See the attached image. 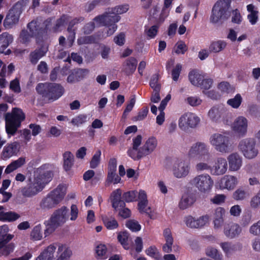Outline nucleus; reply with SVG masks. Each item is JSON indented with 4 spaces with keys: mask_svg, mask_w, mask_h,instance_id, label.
<instances>
[{
    "mask_svg": "<svg viewBox=\"0 0 260 260\" xmlns=\"http://www.w3.org/2000/svg\"><path fill=\"white\" fill-rule=\"evenodd\" d=\"M142 137L139 135L133 139V147L127 151V154L134 160H138L152 153L156 148L157 141L155 138H149L142 147L139 148L142 143Z\"/></svg>",
    "mask_w": 260,
    "mask_h": 260,
    "instance_id": "1",
    "label": "nucleus"
},
{
    "mask_svg": "<svg viewBox=\"0 0 260 260\" xmlns=\"http://www.w3.org/2000/svg\"><path fill=\"white\" fill-rule=\"evenodd\" d=\"M67 188L65 185L59 184L44 198L40 203V206L43 210H49L55 208L64 199Z\"/></svg>",
    "mask_w": 260,
    "mask_h": 260,
    "instance_id": "2",
    "label": "nucleus"
},
{
    "mask_svg": "<svg viewBox=\"0 0 260 260\" xmlns=\"http://www.w3.org/2000/svg\"><path fill=\"white\" fill-rule=\"evenodd\" d=\"M69 210L65 206L55 210L50 219L45 222L46 229L45 236L53 232L58 226L64 224L69 219Z\"/></svg>",
    "mask_w": 260,
    "mask_h": 260,
    "instance_id": "3",
    "label": "nucleus"
},
{
    "mask_svg": "<svg viewBox=\"0 0 260 260\" xmlns=\"http://www.w3.org/2000/svg\"><path fill=\"white\" fill-rule=\"evenodd\" d=\"M209 142L215 150L221 154L229 153L234 148L231 138L224 134L215 133L211 135Z\"/></svg>",
    "mask_w": 260,
    "mask_h": 260,
    "instance_id": "4",
    "label": "nucleus"
},
{
    "mask_svg": "<svg viewBox=\"0 0 260 260\" xmlns=\"http://www.w3.org/2000/svg\"><path fill=\"white\" fill-rule=\"evenodd\" d=\"M38 93L48 100L55 101L64 93V88L54 83H39L36 87Z\"/></svg>",
    "mask_w": 260,
    "mask_h": 260,
    "instance_id": "5",
    "label": "nucleus"
},
{
    "mask_svg": "<svg viewBox=\"0 0 260 260\" xmlns=\"http://www.w3.org/2000/svg\"><path fill=\"white\" fill-rule=\"evenodd\" d=\"M24 119V113L21 109L18 108H14L11 113H7L5 115V120L6 130L8 134H15Z\"/></svg>",
    "mask_w": 260,
    "mask_h": 260,
    "instance_id": "6",
    "label": "nucleus"
},
{
    "mask_svg": "<svg viewBox=\"0 0 260 260\" xmlns=\"http://www.w3.org/2000/svg\"><path fill=\"white\" fill-rule=\"evenodd\" d=\"M190 184L202 194L209 193L214 185V180L207 173L196 175L190 180Z\"/></svg>",
    "mask_w": 260,
    "mask_h": 260,
    "instance_id": "7",
    "label": "nucleus"
},
{
    "mask_svg": "<svg viewBox=\"0 0 260 260\" xmlns=\"http://www.w3.org/2000/svg\"><path fill=\"white\" fill-rule=\"evenodd\" d=\"M238 149L243 156L247 159H253L258 154L256 141L252 138L241 140L238 144Z\"/></svg>",
    "mask_w": 260,
    "mask_h": 260,
    "instance_id": "8",
    "label": "nucleus"
},
{
    "mask_svg": "<svg viewBox=\"0 0 260 260\" xmlns=\"http://www.w3.org/2000/svg\"><path fill=\"white\" fill-rule=\"evenodd\" d=\"M9 228L7 225H3L0 227V250L4 255H8L12 252L15 247L13 243H9V242L14 238V235L7 234Z\"/></svg>",
    "mask_w": 260,
    "mask_h": 260,
    "instance_id": "9",
    "label": "nucleus"
},
{
    "mask_svg": "<svg viewBox=\"0 0 260 260\" xmlns=\"http://www.w3.org/2000/svg\"><path fill=\"white\" fill-rule=\"evenodd\" d=\"M200 118L195 113L186 112L181 116L178 120L179 127L183 131L196 128L200 123Z\"/></svg>",
    "mask_w": 260,
    "mask_h": 260,
    "instance_id": "10",
    "label": "nucleus"
},
{
    "mask_svg": "<svg viewBox=\"0 0 260 260\" xmlns=\"http://www.w3.org/2000/svg\"><path fill=\"white\" fill-rule=\"evenodd\" d=\"M209 145L202 141H197L193 143L187 152L189 158L199 159L211 156L209 151Z\"/></svg>",
    "mask_w": 260,
    "mask_h": 260,
    "instance_id": "11",
    "label": "nucleus"
},
{
    "mask_svg": "<svg viewBox=\"0 0 260 260\" xmlns=\"http://www.w3.org/2000/svg\"><path fill=\"white\" fill-rule=\"evenodd\" d=\"M229 0H220L216 2L210 16V21L216 23L220 20L225 18V13L229 8Z\"/></svg>",
    "mask_w": 260,
    "mask_h": 260,
    "instance_id": "12",
    "label": "nucleus"
},
{
    "mask_svg": "<svg viewBox=\"0 0 260 260\" xmlns=\"http://www.w3.org/2000/svg\"><path fill=\"white\" fill-rule=\"evenodd\" d=\"M172 172L174 176L178 179L186 177L189 173V165L181 159L175 160L172 164Z\"/></svg>",
    "mask_w": 260,
    "mask_h": 260,
    "instance_id": "13",
    "label": "nucleus"
},
{
    "mask_svg": "<svg viewBox=\"0 0 260 260\" xmlns=\"http://www.w3.org/2000/svg\"><path fill=\"white\" fill-rule=\"evenodd\" d=\"M208 116L213 122L224 123L225 119L228 117V112L222 106H214L208 111Z\"/></svg>",
    "mask_w": 260,
    "mask_h": 260,
    "instance_id": "14",
    "label": "nucleus"
},
{
    "mask_svg": "<svg viewBox=\"0 0 260 260\" xmlns=\"http://www.w3.org/2000/svg\"><path fill=\"white\" fill-rule=\"evenodd\" d=\"M34 178L30 179L26 185L21 188L20 192L24 198H31L37 195L43 189Z\"/></svg>",
    "mask_w": 260,
    "mask_h": 260,
    "instance_id": "15",
    "label": "nucleus"
},
{
    "mask_svg": "<svg viewBox=\"0 0 260 260\" xmlns=\"http://www.w3.org/2000/svg\"><path fill=\"white\" fill-rule=\"evenodd\" d=\"M46 166L37 169L34 178L37 180L41 187L43 188L52 179L53 173L50 170H45Z\"/></svg>",
    "mask_w": 260,
    "mask_h": 260,
    "instance_id": "16",
    "label": "nucleus"
},
{
    "mask_svg": "<svg viewBox=\"0 0 260 260\" xmlns=\"http://www.w3.org/2000/svg\"><path fill=\"white\" fill-rule=\"evenodd\" d=\"M248 120L244 116L237 117L231 125L232 129L239 136H245L247 132Z\"/></svg>",
    "mask_w": 260,
    "mask_h": 260,
    "instance_id": "17",
    "label": "nucleus"
},
{
    "mask_svg": "<svg viewBox=\"0 0 260 260\" xmlns=\"http://www.w3.org/2000/svg\"><path fill=\"white\" fill-rule=\"evenodd\" d=\"M120 17L115 14L109 13V9L103 15L95 17L93 20L96 23L98 26H110L119 21Z\"/></svg>",
    "mask_w": 260,
    "mask_h": 260,
    "instance_id": "18",
    "label": "nucleus"
},
{
    "mask_svg": "<svg viewBox=\"0 0 260 260\" xmlns=\"http://www.w3.org/2000/svg\"><path fill=\"white\" fill-rule=\"evenodd\" d=\"M209 221V216L208 215H204L197 218L188 216L184 219L186 226L192 229L202 228L205 226Z\"/></svg>",
    "mask_w": 260,
    "mask_h": 260,
    "instance_id": "19",
    "label": "nucleus"
},
{
    "mask_svg": "<svg viewBox=\"0 0 260 260\" xmlns=\"http://www.w3.org/2000/svg\"><path fill=\"white\" fill-rule=\"evenodd\" d=\"M138 210L140 212L146 213L150 218L152 217V210L148 206V201L147 199V195L144 190H140L138 194Z\"/></svg>",
    "mask_w": 260,
    "mask_h": 260,
    "instance_id": "20",
    "label": "nucleus"
},
{
    "mask_svg": "<svg viewBox=\"0 0 260 260\" xmlns=\"http://www.w3.org/2000/svg\"><path fill=\"white\" fill-rule=\"evenodd\" d=\"M223 232L226 237L232 239L240 235L242 228L238 223L230 222L224 225Z\"/></svg>",
    "mask_w": 260,
    "mask_h": 260,
    "instance_id": "21",
    "label": "nucleus"
},
{
    "mask_svg": "<svg viewBox=\"0 0 260 260\" xmlns=\"http://www.w3.org/2000/svg\"><path fill=\"white\" fill-rule=\"evenodd\" d=\"M228 170V163L226 159L219 157L216 159L214 165L211 168V174L215 176L224 174Z\"/></svg>",
    "mask_w": 260,
    "mask_h": 260,
    "instance_id": "22",
    "label": "nucleus"
},
{
    "mask_svg": "<svg viewBox=\"0 0 260 260\" xmlns=\"http://www.w3.org/2000/svg\"><path fill=\"white\" fill-rule=\"evenodd\" d=\"M237 177L233 175H225L219 182V187L221 189L233 190L238 184Z\"/></svg>",
    "mask_w": 260,
    "mask_h": 260,
    "instance_id": "23",
    "label": "nucleus"
},
{
    "mask_svg": "<svg viewBox=\"0 0 260 260\" xmlns=\"http://www.w3.org/2000/svg\"><path fill=\"white\" fill-rule=\"evenodd\" d=\"M231 171H238L242 166V157L238 152L230 154L227 157Z\"/></svg>",
    "mask_w": 260,
    "mask_h": 260,
    "instance_id": "24",
    "label": "nucleus"
},
{
    "mask_svg": "<svg viewBox=\"0 0 260 260\" xmlns=\"http://www.w3.org/2000/svg\"><path fill=\"white\" fill-rule=\"evenodd\" d=\"M225 210L222 207H217L214 210L213 215V222L215 229H220L224 223Z\"/></svg>",
    "mask_w": 260,
    "mask_h": 260,
    "instance_id": "25",
    "label": "nucleus"
},
{
    "mask_svg": "<svg viewBox=\"0 0 260 260\" xmlns=\"http://www.w3.org/2000/svg\"><path fill=\"white\" fill-rule=\"evenodd\" d=\"M19 12L15 9H11L7 15L4 21V26L6 29L11 28L19 20Z\"/></svg>",
    "mask_w": 260,
    "mask_h": 260,
    "instance_id": "26",
    "label": "nucleus"
},
{
    "mask_svg": "<svg viewBox=\"0 0 260 260\" xmlns=\"http://www.w3.org/2000/svg\"><path fill=\"white\" fill-rule=\"evenodd\" d=\"M211 157V156H207V157L197 159L198 161L195 165V170L196 171L198 172L208 170H210L211 171L212 166L210 165Z\"/></svg>",
    "mask_w": 260,
    "mask_h": 260,
    "instance_id": "27",
    "label": "nucleus"
},
{
    "mask_svg": "<svg viewBox=\"0 0 260 260\" xmlns=\"http://www.w3.org/2000/svg\"><path fill=\"white\" fill-rule=\"evenodd\" d=\"M72 255L71 248L66 245L60 244L58 245L55 260H69Z\"/></svg>",
    "mask_w": 260,
    "mask_h": 260,
    "instance_id": "28",
    "label": "nucleus"
},
{
    "mask_svg": "<svg viewBox=\"0 0 260 260\" xmlns=\"http://www.w3.org/2000/svg\"><path fill=\"white\" fill-rule=\"evenodd\" d=\"M121 190L120 189H117L113 191L111 194L110 199L112 207L115 209L125 206V203L121 199Z\"/></svg>",
    "mask_w": 260,
    "mask_h": 260,
    "instance_id": "29",
    "label": "nucleus"
},
{
    "mask_svg": "<svg viewBox=\"0 0 260 260\" xmlns=\"http://www.w3.org/2000/svg\"><path fill=\"white\" fill-rule=\"evenodd\" d=\"M227 42L222 40H217L211 42L209 47L210 53H218L223 51L227 47Z\"/></svg>",
    "mask_w": 260,
    "mask_h": 260,
    "instance_id": "30",
    "label": "nucleus"
},
{
    "mask_svg": "<svg viewBox=\"0 0 260 260\" xmlns=\"http://www.w3.org/2000/svg\"><path fill=\"white\" fill-rule=\"evenodd\" d=\"M247 10L249 14L247 19L251 25H255L258 20V11L257 8L253 4L247 6Z\"/></svg>",
    "mask_w": 260,
    "mask_h": 260,
    "instance_id": "31",
    "label": "nucleus"
},
{
    "mask_svg": "<svg viewBox=\"0 0 260 260\" xmlns=\"http://www.w3.org/2000/svg\"><path fill=\"white\" fill-rule=\"evenodd\" d=\"M196 201L194 194L190 193L184 194L179 203V206L180 209H185L191 206Z\"/></svg>",
    "mask_w": 260,
    "mask_h": 260,
    "instance_id": "32",
    "label": "nucleus"
},
{
    "mask_svg": "<svg viewBox=\"0 0 260 260\" xmlns=\"http://www.w3.org/2000/svg\"><path fill=\"white\" fill-rule=\"evenodd\" d=\"M203 77L204 75L196 70H193L188 73L189 81L192 85L197 87H199Z\"/></svg>",
    "mask_w": 260,
    "mask_h": 260,
    "instance_id": "33",
    "label": "nucleus"
},
{
    "mask_svg": "<svg viewBox=\"0 0 260 260\" xmlns=\"http://www.w3.org/2000/svg\"><path fill=\"white\" fill-rule=\"evenodd\" d=\"M13 37L7 32L2 33L0 35V53L4 50L12 43Z\"/></svg>",
    "mask_w": 260,
    "mask_h": 260,
    "instance_id": "34",
    "label": "nucleus"
},
{
    "mask_svg": "<svg viewBox=\"0 0 260 260\" xmlns=\"http://www.w3.org/2000/svg\"><path fill=\"white\" fill-rule=\"evenodd\" d=\"M63 168L68 172L70 171L74 164V156L70 151H66L63 154Z\"/></svg>",
    "mask_w": 260,
    "mask_h": 260,
    "instance_id": "35",
    "label": "nucleus"
},
{
    "mask_svg": "<svg viewBox=\"0 0 260 260\" xmlns=\"http://www.w3.org/2000/svg\"><path fill=\"white\" fill-rule=\"evenodd\" d=\"M47 51L45 48L41 47L31 52L29 55L30 62L36 64L42 57L45 55Z\"/></svg>",
    "mask_w": 260,
    "mask_h": 260,
    "instance_id": "36",
    "label": "nucleus"
},
{
    "mask_svg": "<svg viewBox=\"0 0 260 260\" xmlns=\"http://www.w3.org/2000/svg\"><path fill=\"white\" fill-rule=\"evenodd\" d=\"M137 60L134 57H130L125 62L123 72L128 76L132 75L136 70Z\"/></svg>",
    "mask_w": 260,
    "mask_h": 260,
    "instance_id": "37",
    "label": "nucleus"
},
{
    "mask_svg": "<svg viewBox=\"0 0 260 260\" xmlns=\"http://www.w3.org/2000/svg\"><path fill=\"white\" fill-rule=\"evenodd\" d=\"M18 144L13 142L5 147L3 152V156L5 158H8L12 156L18 151Z\"/></svg>",
    "mask_w": 260,
    "mask_h": 260,
    "instance_id": "38",
    "label": "nucleus"
},
{
    "mask_svg": "<svg viewBox=\"0 0 260 260\" xmlns=\"http://www.w3.org/2000/svg\"><path fill=\"white\" fill-rule=\"evenodd\" d=\"M20 217V215L16 212L9 211L5 212L0 211V221L12 222L16 220Z\"/></svg>",
    "mask_w": 260,
    "mask_h": 260,
    "instance_id": "39",
    "label": "nucleus"
},
{
    "mask_svg": "<svg viewBox=\"0 0 260 260\" xmlns=\"http://www.w3.org/2000/svg\"><path fill=\"white\" fill-rule=\"evenodd\" d=\"M25 163V159L24 157H19L18 159L12 161L6 168L5 173L9 174L17 169L21 167Z\"/></svg>",
    "mask_w": 260,
    "mask_h": 260,
    "instance_id": "40",
    "label": "nucleus"
},
{
    "mask_svg": "<svg viewBox=\"0 0 260 260\" xmlns=\"http://www.w3.org/2000/svg\"><path fill=\"white\" fill-rule=\"evenodd\" d=\"M207 256L215 260H223V255L216 248L210 246L206 249L205 251Z\"/></svg>",
    "mask_w": 260,
    "mask_h": 260,
    "instance_id": "41",
    "label": "nucleus"
},
{
    "mask_svg": "<svg viewBox=\"0 0 260 260\" xmlns=\"http://www.w3.org/2000/svg\"><path fill=\"white\" fill-rule=\"evenodd\" d=\"M219 245L227 256L237 250L236 245L231 242H221Z\"/></svg>",
    "mask_w": 260,
    "mask_h": 260,
    "instance_id": "42",
    "label": "nucleus"
},
{
    "mask_svg": "<svg viewBox=\"0 0 260 260\" xmlns=\"http://www.w3.org/2000/svg\"><path fill=\"white\" fill-rule=\"evenodd\" d=\"M102 220L105 226L108 230H113L118 227V223L114 217L105 216L103 217Z\"/></svg>",
    "mask_w": 260,
    "mask_h": 260,
    "instance_id": "43",
    "label": "nucleus"
},
{
    "mask_svg": "<svg viewBox=\"0 0 260 260\" xmlns=\"http://www.w3.org/2000/svg\"><path fill=\"white\" fill-rule=\"evenodd\" d=\"M85 73H87V71L86 70L79 69L77 70L68 77V82L73 83L78 81L80 79L83 78V75Z\"/></svg>",
    "mask_w": 260,
    "mask_h": 260,
    "instance_id": "44",
    "label": "nucleus"
},
{
    "mask_svg": "<svg viewBox=\"0 0 260 260\" xmlns=\"http://www.w3.org/2000/svg\"><path fill=\"white\" fill-rule=\"evenodd\" d=\"M56 248V247L54 244H51L44 249L40 254L45 260H53Z\"/></svg>",
    "mask_w": 260,
    "mask_h": 260,
    "instance_id": "45",
    "label": "nucleus"
},
{
    "mask_svg": "<svg viewBox=\"0 0 260 260\" xmlns=\"http://www.w3.org/2000/svg\"><path fill=\"white\" fill-rule=\"evenodd\" d=\"M129 9L128 4H124L117 6L114 8H109V13L116 15L126 13Z\"/></svg>",
    "mask_w": 260,
    "mask_h": 260,
    "instance_id": "46",
    "label": "nucleus"
},
{
    "mask_svg": "<svg viewBox=\"0 0 260 260\" xmlns=\"http://www.w3.org/2000/svg\"><path fill=\"white\" fill-rule=\"evenodd\" d=\"M243 99L240 94H237L234 98L227 101V104L234 109L238 108L241 105Z\"/></svg>",
    "mask_w": 260,
    "mask_h": 260,
    "instance_id": "47",
    "label": "nucleus"
},
{
    "mask_svg": "<svg viewBox=\"0 0 260 260\" xmlns=\"http://www.w3.org/2000/svg\"><path fill=\"white\" fill-rule=\"evenodd\" d=\"M121 181V178L116 174V172H108L106 185H108L111 183L117 184Z\"/></svg>",
    "mask_w": 260,
    "mask_h": 260,
    "instance_id": "48",
    "label": "nucleus"
},
{
    "mask_svg": "<svg viewBox=\"0 0 260 260\" xmlns=\"http://www.w3.org/2000/svg\"><path fill=\"white\" fill-rule=\"evenodd\" d=\"M247 193L246 191L241 187L236 189L233 193V198L236 201H242L246 199Z\"/></svg>",
    "mask_w": 260,
    "mask_h": 260,
    "instance_id": "49",
    "label": "nucleus"
},
{
    "mask_svg": "<svg viewBox=\"0 0 260 260\" xmlns=\"http://www.w3.org/2000/svg\"><path fill=\"white\" fill-rule=\"evenodd\" d=\"M117 238L124 249H128L129 248V246L127 242L128 234L127 232H124L119 233Z\"/></svg>",
    "mask_w": 260,
    "mask_h": 260,
    "instance_id": "50",
    "label": "nucleus"
},
{
    "mask_svg": "<svg viewBox=\"0 0 260 260\" xmlns=\"http://www.w3.org/2000/svg\"><path fill=\"white\" fill-rule=\"evenodd\" d=\"M87 115L85 114H80L74 117L72 119L71 123L75 126H79L85 123L87 121Z\"/></svg>",
    "mask_w": 260,
    "mask_h": 260,
    "instance_id": "51",
    "label": "nucleus"
},
{
    "mask_svg": "<svg viewBox=\"0 0 260 260\" xmlns=\"http://www.w3.org/2000/svg\"><path fill=\"white\" fill-rule=\"evenodd\" d=\"M34 36V35L28 32L27 30H22L20 34V41L23 44H27Z\"/></svg>",
    "mask_w": 260,
    "mask_h": 260,
    "instance_id": "52",
    "label": "nucleus"
},
{
    "mask_svg": "<svg viewBox=\"0 0 260 260\" xmlns=\"http://www.w3.org/2000/svg\"><path fill=\"white\" fill-rule=\"evenodd\" d=\"M250 206L253 209L260 208V190L250 199Z\"/></svg>",
    "mask_w": 260,
    "mask_h": 260,
    "instance_id": "53",
    "label": "nucleus"
},
{
    "mask_svg": "<svg viewBox=\"0 0 260 260\" xmlns=\"http://www.w3.org/2000/svg\"><path fill=\"white\" fill-rule=\"evenodd\" d=\"M31 237L35 240H40L42 237L41 225L35 226L30 234Z\"/></svg>",
    "mask_w": 260,
    "mask_h": 260,
    "instance_id": "54",
    "label": "nucleus"
},
{
    "mask_svg": "<svg viewBox=\"0 0 260 260\" xmlns=\"http://www.w3.org/2000/svg\"><path fill=\"white\" fill-rule=\"evenodd\" d=\"M187 103L192 107H197L200 105L202 100L197 96H190L187 97L186 100Z\"/></svg>",
    "mask_w": 260,
    "mask_h": 260,
    "instance_id": "55",
    "label": "nucleus"
},
{
    "mask_svg": "<svg viewBox=\"0 0 260 260\" xmlns=\"http://www.w3.org/2000/svg\"><path fill=\"white\" fill-rule=\"evenodd\" d=\"M159 76L158 74L153 75L150 81V86L154 91H160V85L158 83Z\"/></svg>",
    "mask_w": 260,
    "mask_h": 260,
    "instance_id": "56",
    "label": "nucleus"
},
{
    "mask_svg": "<svg viewBox=\"0 0 260 260\" xmlns=\"http://www.w3.org/2000/svg\"><path fill=\"white\" fill-rule=\"evenodd\" d=\"M126 226L132 231L136 232L141 230V226L137 221L130 220L127 221Z\"/></svg>",
    "mask_w": 260,
    "mask_h": 260,
    "instance_id": "57",
    "label": "nucleus"
},
{
    "mask_svg": "<svg viewBox=\"0 0 260 260\" xmlns=\"http://www.w3.org/2000/svg\"><path fill=\"white\" fill-rule=\"evenodd\" d=\"M101 155V152L100 150H99L95 152L90 161V168L94 169L98 166L100 162Z\"/></svg>",
    "mask_w": 260,
    "mask_h": 260,
    "instance_id": "58",
    "label": "nucleus"
},
{
    "mask_svg": "<svg viewBox=\"0 0 260 260\" xmlns=\"http://www.w3.org/2000/svg\"><path fill=\"white\" fill-rule=\"evenodd\" d=\"M107 251L106 246L103 244H100L96 248V253L101 259L106 258Z\"/></svg>",
    "mask_w": 260,
    "mask_h": 260,
    "instance_id": "59",
    "label": "nucleus"
},
{
    "mask_svg": "<svg viewBox=\"0 0 260 260\" xmlns=\"http://www.w3.org/2000/svg\"><path fill=\"white\" fill-rule=\"evenodd\" d=\"M213 80L210 78H206L205 76L204 75L203 80L201 81L199 87L204 90H208L211 88Z\"/></svg>",
    "mask_w": 260,
    "mask_h": 260,
    "instance_id": "60",
    "label": "nucleus"
},
{
    "mask_svg": "<svg viewBox=\"0 0 260 260\" xmlns=\"http://www.w3.org/2000/svg\"><path fill=\"white\" fill-rule=\"evenodd\" d=\"M137 195L136 191H130L125 192L123 194V199L127 202H133L135 200Z\"/></svg>",
    "mask_w": 260,
    "mask_h": 260,
    "instance_id": "61",
    "label": "nucleus"
},
{
    "mask_svg": "<svg viewBox=\"0 0 260 260\" xmlns=\"http://www.w3.org/2000/svg\"><path fill=\"white\" fill-rule=\"evenodd\" d=\"M27 28L29 30V32L31 33L34 36L39 34V25L36 21H32L27 25Z\"/></svg>",
    "mask_w": 260,
    "mask_h": 260,
    "instance_id": "62",
    "label": "nucleus"
},
{
    "mask_svg": "<svg viewBox=\"0 0 260 260\" xmlns=\"http://www.w3.org/2000/svg\"><path fill=\"white\" fill-rule=\"evenodd\" d=\"M218 89L222 92L230 93L232 91L233 89L229 83L222 82L218 84Z\"/></svg>",
    "mask_w": 260,
    "mask_h": 260,
    "instance_id": "63",
    "label": "nucleus"
},
{
    "mask_svg": "<svg viewBox=\"0 0 260 260\" xmlns=\"http://www.w3.org/2000/svg\"><path fill=\"white\" fill-rule=\"evenodd\" d=\"M249 232L254 236L260 235V220L250 227Z\"/></svg>",
    "mask_w": 260,
    "mask_h": 260,
    "instance_id": "64",
    "label": "nucleus"
}]
</instances>
